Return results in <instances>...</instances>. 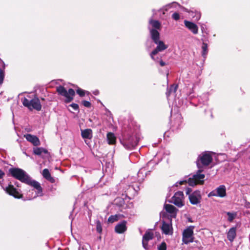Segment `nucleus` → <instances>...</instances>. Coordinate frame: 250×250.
<instances>
[{
  "label": "nucleus",
  "mask_w": 250,
  "mask_h": 250,
  "mask_svg": "<svg viewBox=\"0 0 250 250\" xmlns=\"http://www.w3.org/2000/svg\"><path fill=\"white\" fill-rule=\"evenodd\" d=\"M70 106L75 110H78L79 109V105L78 104L73 103L71 104Z\"/></svg>",
  "instance_id": "obj_40"
},
{
  "label": "nucleus",
  "mask_w": 250,
  "mask_h": 250,
  "mask_svg": "<svg viewBox=\"0 0 250 250\" xmlns=\"http://www.w3.org/2000/svg\"><path fill=\"white\" fill-rule=\"evenodd\" d=\"M23 105L27 107L30 110L34 109L37 111H40L42 108V105L38 98L35 97L31 99L29 96L21 99Z\"/></svg>",
  "instance_id": "obj_4"
},
{
  "label": "nucleus",
  "mask_w": 250,
  "mask_h": 250,
  "mask_svg": "<svg viewBox=\"0 0 250 250\" xmlns=\"http://www.w3.org/2000/svg\"><path fill=\"white\" fill-rule=\"evenodd\" d=\"M194 228L193 226H190L184 229L182 234V241L183 243L188 244L193 242V229Z\"/></svg>",
  "instance_id": "obj_8"
},
{
  "label": "nucleus",
  "mask_w": 250,
  "mask_h": 250,
  "mask_svg": "<svg viewBox=\"0 0 250 250\" xmlns=\"http://www.w3.org/2000/svg\"><path fill=\"white\" fill-rule=\"evenodd\" d=\"M202 170L199 169L196 174L188 179V183L190 186L193 187L198 184H203L204 181L205 175L202 173Z\"/></svg>",
  "instance_id": "obj_7"
},
{
  "label": "nucleus",
  "mask_w": 250,
  "mask_h": 250,
  "mask_svg": "<svg viewBox=\"0 0 250 250\" xmlns=\"http://www.w3.org/2000/svg\"><path fill=\"white\" fill-rule=\"evenodd\" d=\"M177 119L179 120V122L180 123H181V115H178L177 116Z\"/></svg>",
  "instance_id": "obj_47"
},
{
  "label": "nucleus",
  "mask_w": 250,
  "mask_h": 250,
  "mask_svg": "<svg viewBox=\"0 0 250 250\" xmlns=\"http://www.w3.org/2000/svg\"><path fill=\"white\" fill-rule=\"evenodd\" d=\"M96 230L99 233H101L102 231V224L99 220L96 221Z\"/></svg>",
  "instance_id": "obj_35"
},
{
  "label": "nucleus",
  "mask_w": 250,
  "mask_h": 250,
  "mask_svg": "<svg viewBox=\"0 0 250 250\" xmlns=\"http://www.w3.org/2000/svg\"><path fill=\"white\" fill-rule=\"evenodd\" d=\"M120 187L121 188H123V190L122 191H119V193L130 198L132 196L136 195L138 190L140 189L138 184H136V185L134 186L133 185H129V184L127 183L123 182V181H121L120 184Z\"/></svg>",
  "instance_id": "obj_2"
},
{
  "label": "nucleus",
  "mask_w": 250,
  "mask_h": 250,
  "mask_svg": "<svg viewBox=\"0 0 250 250\" xmlns=\"http://www.w3.org/2000/svg\"><path fill=\"white\" fill-rule=\"evenodd\" d=\"M184 24L185 26L193 34H197L198 33V27L195 23L187 20H185Z\"/></svg>",
  "instance_id": "obj_15"
},
{
  "label": "nucleus",
  "mask_w": 250,
  "mask_h": 250,
  "mask_svg": "<svg viewBox=\"0 0 250 250\" xmlns=\"http://www.w3.org/2000/svg\"><path fill=\"white\" fill-rule=\"evenodd\" d=\"M171 4H169L166 6H165L164 8H163L162 9H160V11H161V10H165V11H167L168 10V9H169V8L171 7Z\"/></svg>",
  "instance_id": "obj_41"
},
{
  "label": "nucleus",
  "mask_w": 250,
  "mask_h": 250,
  "mask_svg": "<svg viewBox=\"0 0 250 250\" xmlns=\"http://www.w3.org/2000/svg\"><path fill=\"white\" fill-rule=\"evenodd\" d=\"M184 195L182 191L176 192L171 198L170 202L174 204L178 208H181L184 205Z\"/></svg>",
  "instance_id": "obj_10"
},
{
  "label": "nucleus",
  "mask_w": 250,
  "mask_h": 250,
  "mask_svg": "<svg viewBox=\"0 0 250 250\" xmlns=\"http://www.w3.org/2000/svg\"><path fill=\"white\" fill-rule=\"evenodd\" d=\"M150 32L151 38L154 42H156L157 41L160 40V33L157 30L155 29H151L148 27Z\"/></svg>",
  "instance_id": "obj_21"
},
{
  "label": "nucleus",
  "mask_w": 250,
  "mask_h": 250,
  "mask_svg": "<svg viewBox=\"0 0 250 250\" xmlns=\"http://www.w3.org/2000/svg\"><path fill=\"white\" fill-rule=\"evenodd\" d=\"M185 11L186 12L189 13L190 16H191L193 18L195 19V20L196 21H198L201 18V13L193 8L190 10L185 9Z\"/></svg>",
  "instance_id": "obj_24"
},
{
  "label": "nucleus",
  "mask_w": 250,
  "mask_h": 250,
  "mask_svg": "<svg viewBox=\"0 0 250 250\" xmlns=\"http://www.w3.org/2000/svg\"><path fill=\"white\" fill-rule=\"evenodd\" d=\"M199 160L197 162V165L199 168H200L199 163L200 161L201 164L204 166H208L212 161V158L211 155L210 154L209 152H205L202 153L201 155L199 156Z\"/></svg>",
  "instance_id": "obj_11"
},
{
  "label": "nucleus",
  "mask_w": 250,
  "mask_h": 250,
  "mask_svg": "<svg viewBox=\"0 0 250 250\" xmlns=\"http://www.w3.org/2000/svg\"><path fill=\"white\" fill-rule=\"evenodd\" d=\"M127 229L126 221H123L118 224L115 228V231L118 233H123Z\"/></svg>",
  "instance_id": "obj_17"
},
{
  "label": "nucleus",
  "mask_w": 250,
  "mask_h": 250,
  "mask_svg": "<svg viewBox=\"0 0 250 250\" xmlns=\"http://www.w3.org/2000/svg\"><path fill=\"white\" fill-rule=\"evenodd\" d=\"M153 238V233L149 230H147L143 237L142 245L145 249L148 248V242Z\"/></svg>",
  "instance_id": "obj_13"
},
{
  "label": "nucleus",
  "mask_w": 250,
  "mask_h": 250,
  "mask_svg": "<svg viewBox=\"0 0 250 250\" xmlns=\"http://www.w3.org/2000/svg\"><path fill=\"white\" fill-rule=\"evenodd\" d=\"M4 190L6 193L13 196L15 198H20L21 197V194H20L18 190L13 185H9Z\"/></svg>",
  "instance_id": "obj_14"
},
{
  "label": "nucleus",
  "mask_w": 250,
  "mask_h": 250,
  "mask_svg": "<svg viewBox=\"0 0 250 250\" xmlns=\"http://www.w3.org/2000/svg\"><path fill=\"white\" fill-rule=\"evenodd\" d=\"M12 176L20 180L21 182L32 186L37 190L34 196L29 198V200L34 199L37 196L42 195V188L40 184L31 179V178L23 169L19 168H11L9 170Z\"/></svg>",
  "instance_id": "obj_1"
},
{
  "label": "nucleus",
  "mask_w": 250,
  "mask_h": 250,
  "mask_svg": "<svg viewBox=\"0 0 250 250\" xmlns=\"http://www.w3.org/2000/svg\"><path fill=\"white\" fill-rule=\"evenodd\" d=\"M159 250H166L167 245L165 242L162 243L158 248Z\"/></svg>",
  "instance_id": "obj_36"
},
{
  "label": "nucleus",
  "mask_w": 250,
  "mask_h": 250,
  "mask_svg": "<svg viewBox=\"0 0 250 250\" xmlns=\"http://www.w3.org/2000/svg\"><path fill=\"white\" fill-rule=\"evenodd\" d=\"M226 196V188L224 185H220L215 190L211 191L208 194V197L218 196L221 198Z\"/></svg>",
  "instance_id": "obj_12"
},
{
  "label": "nucleus",
  "mask_w": 250,
  "mask_h": 250,
  "mask_svg": "<svg viewBox=\"0 0 250 250\" xmlns=\"http://www.w3.org/2000/svg\"><path fill=\"white\" fill-rule=\"evenodd\" d=\"M165 208L167 212L171 214V216L176 217L178 209L174 206L169 204H166L165 205Z\"/></svg>",
  "instance_id": "obj_23"
},
{
  "label": "nucleus",
  "mask_w": 250,
  "mask_h": 250,
  "mask_svg": "<svg viewBox=\"0 0 250 250\" xmlns=\"http://www.w3.org/2000/svg\"><path fill=\"white\" fill-rule=\"evenodd\" d=\"M5 68L4 62L0 59V85H1L3 82L5 76Z\"/></svg>",
  "instance_id": "obj_25"
},
{
  "label": "nucleus",
  "mask_w": 250,
  "mask_h": 250,
  "mask_svg": "<svg viewBox=\"0 0 250 250\" xmlns=\"http://www.w3.org/2000/svg\"><path fill=\"white\" fill-rule=\"evenodd\" d=\"M185 182H186V181H181L179 182V184L180 185H183Z\"/></svg>",
  "instance_id": "obj_48"
},
{
  "label": "nucleus",
  "mask_w": 250,
  "mask_h": 250,
  "mask_svg": "<svg viewBox=\"0 0 250 250\" xmlns=\"http://www.w3.org/2000/svg\"><path fill=\"white\" fill-rule=\"evenodd\" d=\"M155 165V162L153 161H149L146 166L143 167H142L138 172V182L141 184L143 182L146 175L147 174V172H150L151 170L153 169V167Z\"/></svg>",
  "instance_id": "obj_5"
},
{
  "label": "nucleus",
  "mask_w": 250,
  "mask_h": 250,
  "mask_svg": "<svg viewBox=\"0 0 250 250\" xmlns=\"http://www.w3.org/2000/svg\"><path fill=\"white\" fill-rule=\"evenodd\" d=\"M76 92L77 94L79 95L80 96L83 97L85 95V91L79 88L76 90Z\"/></svg>",
  "instance_id": "obj_37"
},
{
  "label": "nucleus",
  "mask_w": 250,
  "mask_h": 250,
  "mask_svg": "<svg viewBox=\"0 0 250 250\" xmlns=\"http://www.w3.org/2000/svg\"><path fill=\"white\" fill-rule=\"evenodd\" d=\"M123 182L127 183L129 184V185H132L133 183H136L137 181L138 182V177H136L135 176H128L126 179H124L123 180Z\"/></svg>",
  "instance_id": "obj_27"
},
{
  "label": "nucleus",
  "mask_w": 250,
  "mask_h": 250,
  "mask_svg": "<svg viewBox=\"0 0 250 250\" xmlns=\"http://www.w3.org/2000/svg\"><path fill=\"white\" fill-rule=\"evenodd\" d=\"M200 196L198 192H194L189 195V199L191 204L196 205L200 202Z\"/></svg>",
  "instance_id": "obj_20"
},
{
  "label": "nucleus",
  "mask_w": 250,
  "mask_h": 250,
  "mask_svg": "<svg viewBox=\"0 0 250 250\" xmlns=\"http://www.w3.org/2000/svg\"><path fill=\"white\" fill-rule=\"evenodd\" d=\"M156 62H159V63L161 66H164L165 65L166 63L163 62L162 60L159 59L158 58V60L157 61H155Z\"/></svg>",
  "instance_id": "obj_42"
},
{
  "label": "nucleus",
  "mask_w": 250,
  "mask_h": 250,
  "mask_svg": "<svg viewBox=\"0 0 250 250\" xmlns=\"http://www.w3.org/2000/svg\"><path fill=\"white\" fill-rule=\"evenodd\" d=\"M107 140L109 145H113L116 142V137L113 133L108 132L106 135Z\"/></svg>",
  "instance_id": "obj_26"
},
{
  "label": "nucleus",
  "mask_w": 250,
  "mask_h": 250,
  "mask_svg": "<svg viewBox=\"0 0 250 250\" xmlns=\"http://www.w3.org/2000/svg\"><path fill=\"white\" fill-rule=\"evenodd\" d=\"M149 23L152 25L154 28L153 29L156 30L160 29L161 23L158 21L150 19L149 21Z\"/></svg>",
  "instance_id": "obj_29"
},
{
  "label": "nucleus",
  "mask_w": 250,
  "mask_h": 250,
  "mask_svg": "<svg viewBox=\"0 0 250 250\" xmlns=\"http://www.w3.org/2000/svg\"><path fill=\"white\" fill-rule=\"evenodd\" d=\"M57 91L58 93L66 98L65 102L66 103H70L73 99V96L75 95V91L72 88H69L68 91L62 86L60 85L57 87Z\"/></svg>",
  "instance_id": "obj_6"
},
{
  "label": "nucleus",
  "mask_w": 250,
  "mask_h": 250,
  "mask_svg": "<svg viewBox=\"0 0 250 250\" xmlns=\"http://www.w3.org/2000/svg\"><path fill=\"white\" fill-rule=\"evenodd\" d=\"M42 175L46 179H48L51 176L49 170L47 168H45L43 170Z\"/></svg>",
  "instance_id": "obj_33"
},
{
  "label": "nucleus",
  "mask_w": 250,
  "mask_h": 250,
  "mask_svg": "<svg viewBox=\"0 0 250 250\" xmlns=\"http://www.w3.org/2000/svg\"><path fill=\"white\" fill-rule=\"evenodd\" d=\"M93 93V94H94V95H98V94H99V91H98V90H96L94 91Z\"/></svg>",
  "instance_id": "obj_46"
},
{
  "label": "nucleus",
  "mask_w": 250,
  "mask_h": 250,
  "mask_svg": "<svg viewBox=\"0 0 250 250\" xmlns=\"http://www.w3.org/2000/svg\"><path fill=\"white\" fill-rule=\"evenodd\" d=\"M161 229L164 234L166 235L171 234L172 233V227L171 222L167 223L163 221Z\"/></svg>",
  "instance_id": "obj_16"
},
{
  "label": "nucleus",
  "mask_w": 250,
  "mask_h": 250,
  "mask_svg": "<svg viewBox=\"0 0 250 250\" xmlns=\"http://www.w3.org/2000/svg\"><path fill=\"white\" fill-rule=\"evenodd\" d=\"M81 135L83 139L85 140V143L88 145L87 141L85 139H91L92 138V131L91 129H81Z\"/></svg>",
  "instance_id": "obj_18"
},
{
  "label": "nucleus",
  "mask_w": 250,
  "mask_h": 250,
  "mask_svg": "<svg viewBox=\"0 0 250 250\" xmlns=\"http://www.w3.org/2000/svg\"><path fill=\"white\" fill-rule=\"evenodd\" d=\"M46 180H47L48 181H50L51 183H52L55 182V179L51 176Z\"/></svg>",
  "instance_id": "obj_44"
},
{
  "label": "nucleus",
  "mask_w": 250,
  "mask_h": 250,
  "mask_svg": "<svg viewBox=\"0 0 250 250\" xmlns=\"http://www.w3.org/2000/svg\"><path fill=\"white\" fill-rule=\"evenodd\" d=\"M24 137L28 142H31L34 146H38L40 145V140L37 136L27 134L25 135Z\"/></svg>",
  "instance_id": "obj_19"
},
{
  "label": "nucleus",
  "mask_w": 250,
  "mask_h": 250,
  "mask_svg": "<svg viewBox=\"0 0 250 250\" xmlns=\"http://www.w3.org/2000/svg\"><path fill=\"white\" fill-rule=\"evenodd\" d=\"M47 150L42 147H36L33 149V153L37 155H41L42 153H47Z\"/></svg>",
  "instance_id": "obj_28"
},
{
  "label": "nucleus",
  "mask_w": 250,
  "mask_h": 250,
  "mask_svg": "<svg viewBox=\"0 0 250 250\" xmlns=\"http://www.w3.org/2000/svg\"><path fill=\"white\" fill-rule=\"evenodd\" d=\"M0 185L1 186H2V183H1V182L0 181Z\"/></svg>",
  "instance_id": "obj_49"
},
{
  "label": "nucleus",
  "mask_w": 250,
  "mask_h": 250,
  "mask_svg": "<svg viewBox=\"0 0 250 250\" xmlns=\"http://www.w3.org/2000/svg\"><path fill=\"white\" fill-rule=\"evenodd\" d=\"M177 88V86L175 85H171L169 88H167L166 92L167 96L168 97L172 93H175Z\"/></svg>",
  "instance_id": "obj_30"
},
{
  "label": "nucleus",
  "mask_w": 250,
  "mask_h": 250,
  "mask_svg": "<svg viewBox=\"0 0 250 250\" xmlns=\"http://www.w3.org/2000/svg\"><path fill=\"white\" fill-rule=\"evenodd\" d=\"M83 104L86 107H90L91 106V103L87 101H83Z\"/></svg>",
  "instance_id": "obj_39"
},
{
  "label": "nucleus",
  "mask_w": 250,
  "mask_h": 250,
  "mask_svg": "<svg viewBox=\"0 0 250 250\" xmlns=\"http://www.w3.org/2000/svg\"><path fill=\"white\" fill-rule=\"evenodd\" d=\"M172 18L175 21H178L180 19V15L178 13H174L172 15Z\"/></svg>",
  "instance_id": "obj_38"
},
{
  "label": "nucleus",
  "mask_w": 250,
  "mask_h": 250,
  "mask_svg": "<svg viewBox=\"0 0 250 250\" xmlns=\"http://www.w3.org/2000/svg\"><path fill=\"white\" fill-rule=\"evenodd\" d=\"M118 216L117 215H111L108 219V222L109 223H112L118 220Z\"/></svg>",
  "instance_id": "obj_34"
},
{
  "label": "nucleus",
  "mask_w": 250,
  "mask_h": 250,
  "mask_svg": "<svg viewBox=\"0 0 250 250\" xmlns=\"http://www.w3.org/2000/svg\"><path fill=\"white\" fill-rule=\"evenodd\" d=\"M226 214L228 216V221L229 222H232L237 216L236 212H226Z\"/></svg>",
  "instance_id": "obj_32"
},
{
  "label": "nucleus",
  "mask_w": 250,
  "mask_h": 250,
  "mask_svg": "<svg viewBox=\"0 0 250 250\" xmlns=\"http://www.w3.org/2000/svg\"><path fill=\"white\" fill-rule=\"evenodd\" d=\"M139 138L136 134L130 135L125 134L123 139L121 142L124 146L127 149L131 150L134 148L138 144Z\"/></svg>",
  "instance_id": "obj_3"
},
{
  "label": "nucleus",
  "mask_w": 250,
  "mask_h": 250,
  "mask_svg": "<svg viewBox=\"0 0 250 250\" xmlns=\"http://www.w3.org/2000/svg\"><path fill=\"white\" fill-rule=\"evenodd\" d=\"M208 46L207 43L203 42L202 46V55L205 59L208 53Z\"/></svg>",
  "instance_id": "obj_31"
},
{
  "label": "nucleus",
  "mask_w": 250,
  "mask_h": 250,
  "mask_svg": "<svg viewBox=\"0 0 250 250\" xmlns=\"http://www.w3.org/2000/svg\"><path fill=\"white\" fill-rule=\"evenodd\" d=\"M4 175V172L0 169V179H2Z\"/></svg>",
  "instance_id": "obj_43"
},
{
  "label": "nucleus",
  "mask_w": 250,
  "mask_h": 250,
  "mask_svg": "<svg viewBox=\"0 0 250 250\" xmlns=\"http://www.w3.org/2000/svg\"><path fill=\"white\" fill-rule=\"evenodd\" d=\"M154 43L157 44V47L152 52L150 53V56L153 60L154 61H157L158 60V57H156V55L159 52H162L167 49L168 45L165 44L164 42L160 40Z\"/></svg>",
  "instance_id": "obj_9"
},
{
  "label": "nucleus",
  "mask_w": 250,
  "mask_h": 250,
  "mask_svg": "<svg viewBox=\"0 0 250 250\" xmlns=\"http://www.w3.org/2000/svg\"><path fill=\"white\" fill-rule=\"evenodd\" d=\"M236 236V228L232 227L230 228L227 233V238L230 242L234 241Z\"/></svg>",
  "instance_id": "obj_22"
},
{
  "label": "nucleus",
  "mask_w": 250,
  "mask_h": 250,
  "mask_svg": "<svg viewBox=\"0 0 250 250\" xmlns=\"http://www.w3.org/2000/svg\"><path fill=\"white\" fill-rule=\"evenodd\" d=\"M191 191V189L189 188H188L186 190V193L187 194H189L190 192Z\"/></svg>",
  "instance_id": "obj_45"
}]
</instances>
